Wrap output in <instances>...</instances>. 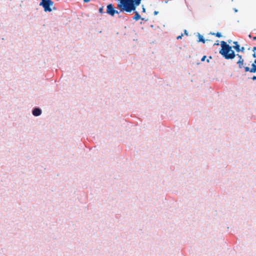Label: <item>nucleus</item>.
<instances>
[{"label":"nucleus","instance_id":"nucleus-27","mask_svg":"<svg viewBox=\"0 0 256 256\" xmlns=\"http://www.w3.org/2000/svg\"><path fill=\"white\" fill-rule=\"evenodd\" d=\"M215 44L218 45V43H216V44H214V45H215Z\"/></svg>","mask_w":256,"mask_h":256},{"label":"nucleus","instance_id":"nucleus-19","mask_svg":"<svg viewBox=\"0 0 256 256\" xmlns=\"http://www.w3.org/2000/svg\"><path fill=\"white\" fill-rule=\"evenodd\" d=\"M158 12H157V11H154V15H156V14H158Z\"/></svg>","mask_w":256,"mask_h":256},{"label":"nucleus","instance_id":"nucleus-15","mask_svg":"<svg viewBox=\"0 0 256 256\" xmlns=\"http://www.w3.org/2000/svg\"><path fill=\"white\" fill-rule=\"evenodd\" d=\"M206 56H202V58L201 59L202 62H204L206 58Z\"/></svg>","mask_w":256,"mask_h":256},{"label":"nucleus","instance_id":"nucleus-10","mask_svg":"<svg viewBox=\"0 0 256 256\" xmlns=\"http://www.w3.org/2000/svg\"><path fill=\"white\" fill-rule=\"evenodd\" d=\"M252 68H250V72H256V64H252Z\"/></svg>","mask_w":256,"mask_h":256},{"label":"nucleus","instance_id":"nucleus-14","mask_svg":"<svg viewBox=\"0 0 256 256\" xmlns=\"http://www.w3.org/2000/svg\"><path fill=\"white\" fill-rule=\"evenodd\" d=\"M103 10H104V8H103V7H102V8H99L98 11H99V12H100V13L102 14V13H104V12H103Z\"/></svg>","mask_w":256,"mask_h":256},{"label":"nucleus","instance_id":"nucleus-20","mask_svg":"<svg viewBox=\"0 0 256 256\" xmlns=\"http://www.w3.org/2000/svg\"><path fill=\"white\" fill-rule=\"evenodd\" d=\"M252 56L254 58H256V54L255 52H254V54H252Z\"/></svg>","mask_w":256,"mask_h":256},{"label":"nucleus","instance_id":"nucleus-23","mask_svg":"<svg viewBox=\"0 0 256 256\" xmlns=\"http://www.w3.org/2000/svg\"><path fill=\"white\" fill-rule=\"evenodd\" d=\"M256 50V46L253 48L252 51L254 52Z\"/></svg>","mask_w":256,"mask_h":256},{"label":"nucleus","instance_id":"nucleus-17","mask_svg":"<svg viewBox=\"0 0 256 256\" xmlns=\"http://www.w3.org/2000/svg\"><path fill=\"white\" fill-rule=\"evenodd\" d=\"M211 58H212V56H209V58L207 59L206 62H210V59H211Z\"/></svg>","mask_w":256,"mask_h":256},{"label":"nucleus","instance_id":"nucleus-22","mask_svg":"<svg viewBox=\"0 0 256 256\" xmlns=\"http://www.w3.org/2000/svg\"><path fill=\"white\" fill-rule=\"evenodd\" d=\"M182 34L181 36H178L177 37V39H179V38H182Z\"/></svg>","mask_w":256,"mask_h":256},{"label":"nucleus","instance_id":"nucleus-21","mask_svg":"<svg viewBox=\"0 0 256 256\" xmlns=\"http://www.w3.org/2000/svg\"><path fill=\"white\" fill-rule=\"evenodd\" d=\"M146 12V9L143 6L142 8V12Z\"/></svg>","mask_w":256,"mask_h":256},{"label":"nucleus","instance_id":"nucleus-18","mask_svg":"<svg viewBox=\"0 0 256 256\" xmlns=\"http://www.w3.org/2000/svg\"><path fill=\"white\" fill-rule=\"evenodd\" d=\"M252 78L253 80H256V76H254Z\"/></svg>","mask_w":256,"mask_h":256},{"label":"nucleus","instance_id":"nucleus-3","mask_svg":"<svg viewBox=\"0 0 256 256\" xmlns=\"http://www.w3.org/2000/svg\"><path fill=\"white\" fill-rule=\"evenodd\" d=\"M40 5L43 6L44 11L50 12L52 10L50 6L53 5V2L52 0H42Z\"/></svg>","mask_w":256,"mask_h":256},{"label":"nucleus","instance_id":"nucleus-5","mask_svg":"<svg viewBox=\"0 0 256 256\" xmlns=\"http://www.w3.org/2000/svg\"><path fill=\"white\" fill-rule=\"evenodd\" d=\"M142 0H132V4L130 8H128V13H130L132 11H134L137 6L140 5Z\"/></svg>","mask_w":256,"mask_h":256},{"label":"nucleus","instance_id":"nucleus-26","mask_svg":"<svg viewBox=\"0 0 256 256\" xmlns=\"http://www.w3.org/2000/svg\"><path fill=\"white\" fill-rule=\"evenodd\" d=\"M253 39H254V40H256V37H254Z\"/></svg>","mask_w":256,"mask_h":256},{"label":"nucleus","instance_id":"nucleus-16","mask_svg":"<svg viewBox=\"0 0 256 256\" xmlns=\"http://www.w3.org/2000/svg\"><path fill=\"white\" fill-rule=\"evenodd\" d=\"M240 51H241L242 52H244V47H242V48H240Z\"/></svg>","mask_w":256,"mask_h":256},{"label":"nucleus","instance_id":"nucleus-11","mask_svg":"<svg viewBox=\"0 0 256 256\" xmlns=\"http://www.w3.org/2000/svg\"><path fill=\"white\" fill-rule=\"evenodd\" d=\"M198 42H202V43H204L205 42V40L203 37L202 36L200 35L199 34L198 35Z\"/></svg>","mask_w":256,"mask_h":256},{"label":"nucleus","instance_id":"nucleus-25","mask_svg":"<svg viewBox=\"0 0 256 256\" xmlns=\"http://www.w3.org/2000/svg\"><path fill=\"white\" fill-rule=\"evenodd\" d=\"M253 64H256V58L255 59L254 62Z\"/></svg>","mask_w":256,"mask_h":256},{"label":"nucleus","instance_id":"nucleus-8","mask_svg":"<svg viewBox=\"0 0 256 256\" xmlns=\"http://www.w3.org/2000/svg\"><path fill=\"white\" fill-rule=\"evenodd\" d=\"M233 43L234 44L233 46L234 48L236 50V52H240V46L238 44V42H234Z\"/></svg>","mask_w":256,"mask_h":256},{"label":"nucleus","instance_id":"nucleus-12","mask_svg":"<svg viewBox=\"0 0 256 256\" xmlns=\"http://www.w3.org/2000/svg\"><path fill=\"white\" fill-rule=\"evenodd\" d=\"M212 34L214 35L218 38H220L222 36L221 34L219 32H218L216 33H212Z\"/></svg>","mask_w":256,"mask_h":256},{"label":"nucleus","instance_id":"nucleus-9","mask_svg":"<svg viewBox=\"0 0 256 256\" xmlns=\"http://www.w3.org/2000/svg\"><path fill=\"white\" fill-rule=\"evenodd\" d=\"M135 15L134 16L133 18L136 20H138L140 18V16L138 12L134 10Z\"/></svg>","mask_w":256,"mask_h":256},{"label":"nucleus","instance_id":"nucleus-4","mask_svg":"<svg viewBox=\"0 0 256 256\" xmlns=\"http://www.w3.org/2000/svg\"><path fill=\"white\" fill-rule=\"evenodd\" d=\"M121 12L118 11L114 7V6L112 4H108L106 6V12L112 16H114L115 14H119Z\"/></svg>","mask_w":256,"mask_h":256},{"label":"nucleus","instance_id":"nucleus-6","mask_svg":"<svg viewBox=\"0 0 256 256\" xmlns=\"http://www.w3.org/2000/svg\"><path fill=\"white\" fill-rule=\"evenodd\" d=\"M237 56L239 58V60L237 62V64L238 66V68H244V60L242 58V56L241 55L237 54Z\"/></svg>","mask_w":256,"mask_h":256},{"label":"nucleus","instance_id":"nucleus-2","mask_svg":"<svg viewBox=\"0 0 256 256\" xmlns=\"http://www.w3.org/2000/svg\"><path fill=\"white\" fill-rule=\"evenodd\" d=\"M118 3L117 8L120 12H128V8L132 6V0H116Z\"/></svg>","mask_w":256,"mask_h":256},{"label":"nucleus","instance_id":"nucleus-24","mask_svg":"<svg viewBox=\"0 0 256 256\" xmlns=\"http://www.w3.org/2000/svg\"><path fill=\"white\" fill-rule=\"evenodd\" d=\"M85 2H90V0H84Z\"/></svg>","mask_w":256,"mask_h":256},{"label":"nucleus","instance_id":"nucleus-1","mask_svg":"<svg viewBox=\"0 0 256 256\" xmlns=\"http://www.w3.org/2000/svg\"><path fill=\"white\" fill-rule=\"evenodd\" d=\"M222 49L220 50L221 54L226 60H232L236 56L235 53L232 49V46L224 41L220 42Z\"/></svg>","mask_w":256,"mask_h":256},{"label":"nucleus","instance_id":"nucleus-13","mask_svg":"<svg viewBox=\"0 0 256 256\" xmlns=\"http://www.w3.org/2000/svg\"><path fill=\"white\" fill-rule=\"evenodd\" d=\"M244 71H245L246 72H250V68H249V67H248V66H245V67H244Z\"/></svg>","mask_w":256,"mask_h":256},{"label":"nucleus","instance_id":"nucleus-28","mask_svg":"<svg viewBox=\"0 0 256 256\" xmlns=\"http://www.w3.org/2000/svg\"><path fill=\"white\" fill-rule=\"evenodd\" d=\"M184 32H185V34H186V30H185V31H184Z\"/></svg>","mask_w":256,"mask_h":256},{"label":"nucleus","instance_id":"nucleus-7","mask_svg":"<svg viewBox=\"0 0 256 256\" xmlns=\"http://www.w3.org/2000/svg\"><path fill=\"white\" fill-rule=\"evenodd\" d=\"M42 113V110L39 108H35L32 110V114L34 116H38L40 115Z\"/></svg>","mask_w":256,"mask_h":256}]
</instances>
